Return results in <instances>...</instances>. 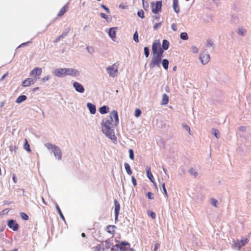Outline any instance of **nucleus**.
<instances>
[{"label": "nucleus", "mask_w": 251, "mask_h": 251, "mask_svg": "<svg viewBox=\"0 0 251 251\" xmlns=\"http://www.w3.org/2000/svg\"><path fill=\"white\" fill-rule=\"evenodd\" d=\"M152 53L163 54V49L161 47V44L158 40H155L152 45Z\"/></svg>", "instance_id": "obj_4"}, {"label": "nucleus", "mask_w": 251, "mask_h": 251, "mask_svg": "<svg viewBox=\"0 0 251 251\" xmlns=\"http://www.w3.org/2000/svg\"><path fill=\"white\" fill-rule=\"evenodd\" d=\"M55 207H56V210H57L58 213H59L61 218L62 219H63V220H65V218H64V216H63V214H62V212H61V210H60V208H59V206L58 205V204L56 203L55 204Z\"/></svg>", "instance_id": "obj_30"}, {"label": "nucleus", "mask_w": 251, "mask_h": 251, "mask_svg": "<svg viewBox=\"0 0 251 251\" xmlns=\"http://www.w3.org/2000/svg\"><path fill=\"white\" fill-rule=\"evenodd\" d=\"M116 226L114 225H108L106 226V231L110 234L114 235L115 233Z\"/></svg>", "instance_id": "obj_17"}, {"label": "nucleus", "mask_w": 251, "mask_h": 251, "mask_svg": "<svg viewBox=\"0 0 251 251\" xmlns=\"http://www.w3.org/2000/svg\"><path fill=\"white\" fill-rule=\"evenodd\" d=\"M163 56V54L152 53V57L150 64V68L159 67Z\"/></svg>", "instance_id": "obj_2"}, {"label": "nucleus", "mask_w": 251, "mask_h": 251, "mask_svg": "<svg viewBox=\"0 0 251 251\" xmlns=\"http://www.w3.org/2000/svg\"><path fill=\"white\" fill-rule=\"evenodd\" d=\"M194 52L195 53H197V52H198V49L197 48H196V47H194Z\"/></svg>", "instance_id": "obj_60"}, {"label": "nucleus", "mask_w": 251, "mask_h": 251, "mask_svg": "<svg viewBox=\"0 0 251 251\" xmlns=\"http://www.w3.org/2000/svg\"><path fill=\"white\" fill-rule=\"evenodd\" d=\"M68 9V4H67L61 8V9L60 10V11L58 12L57 14V16L61 17L63 16L66 12Z\"/></svg>", "instance_id": "obj_18"}, {"label": "nucleus", "mask_w": 251, "mask_h": 251, "mask_svg": "<svg viewBox=\"0 0 251 251\" xmlns=\"http://www.w3.org/2000/svg\"><path fill=\"white\" fill-rule=\"evenodd\" d=\"M131 179H132V182L133 183V185L134 186H136L137 185V182H136V179L135 178V177L134 176H132Z\"/></svg>", "instance_id": "obj_48"}, {"label": "nucleus", "mask_w": 251, "mask_h": 251, "mask_svg": "<svg viewBox=\"0 0 251 251\" xmlns=\"http://www.w3.org/2000/svg\"><path fill=\"white\" fill-rule=\"evenodd\" d=\"M147 176L149 179L152 182L154 183V179L151 171L150 167H147L146 168Z\"/></svg>", "instance_id": "obj_19"}, {"label": "nucleus", "mask_w": 251, "mask_h": 251, "mask_svg": "<svg viewBox=\"0 0 251 251\" xmlns=\"http://www.w3.org/2000/svg\"><path fill=\"white\" fill-rule=\"evenodd\" d=\"M248 242L249 240L248 238H243L240 241H238L235 244V245L240 249L242 247L244 246Z\"/></svg>", "instance_id": "obj_16"}, {"label": "nucleus", "mask_w": 251, "mask_h": 251, "mask_svg": "<svg viewBox=\"0 0 251 251\" xmlns=\"http://www.w3.org/2000/svg\"><path fill=\"white\" fill-rule=\"evenodd\" d=\"M46 147L52 151L54 155L58 159H61L62 157V153L60 148L55 145L50 143H47L46 144Z\"/></svg>", "instance_id": "obj_3"}, {"label": "nucleus", "mask_w": 251, "mask_h": 251, "mask_svg": "<svg viewBox=\"0 0 251 251\" xmlns=\"http://www.w3.org/2000/svg\"><path fill=\"white\" fill-rule=\"evenodd\" d=\"M42 72V70L40 68L36 67L33 69L30 73V75L34 77L33 79H35V81L37 78V77L40 76Z\"/></svg>", "instance_id": "obj_6"}, {"label": "nucleus", "mask_w": 251, "mask_h": 251, "mask_svg": "<svg viewBox=\"0 0 251 251\" xmlns=\"http://www.w3.org/2000/svg\"><path fill=\"white\" fill-rule=\"evenodd\" d=\"M101 7H102L106 11L107 13H109L110 11H109V9L108 7H107L106 6H105L103 4H102L101 5Z\"/></svg>", "instance_id": "obj_52"}, {"label": "nucleus", "mask_w": 251, "mask_h": 251, "mask_svg": "<svg viewBox=\"0 0 251 251\" xmlns=\"http://www.w3.org/2000/svg\"><path fill=\"white\" fill-rule=\"evenodd\" d=\"M49 79V76H46V77H44L42 78V81L43 82H45L47 80H48Z\"/></svg>", "instance_id": "obj_56"}, {"label": "nucleus", "mask_w": 251, "mask_h": 251, "mask_svg": "<svg viewBox=\"0 0 251 251\" xmlns=\"http://www.w3.org/2000/svg\"><path fill=\"white\" fill-rule=\"evenodd\" d=\"M109 108L106 106H103L99 108L100 112L102 114H105L108 112Z\"/></svg>", "instance_id": "obj_25"}, {"label": "nucleus", "mask_w": 251, "mask_h": 251, "mask_svg": "<svg viewBox=\"0 0 251 251\" xmlns=\"http://www.w3.org/2000/svg\"><path fill=\"white\" fill-rule=\"evenodd\" d=\"M70 31V28H68L66 31L64 32L61 35V36L63 38H64L66 36H67V35L68 34V33L69 32V31Z\"/></svg>", "instance_id": "obj_44"}, {"label": "nucleus", "mask_w": 251, "mask_h": 251, "mask_svg": "<svg viewBox=\"0 0 251 251\" xmlns=\"http://www.w3.org/2000/svg\"><path fill=\"white\" fill-rule=\"evenodd\" d=\"M171 27H172V29L174 31H176L177 29H176V24H173L172 25H171Z\"/></svg>", "instance_id": "obj_53"}, {"label": "nucleus", "mask_w": 251, "mask_h": 251, "mask_svg": "<svg viewBox=\"0 0 251 251\" xmlns=\"http://www.w3.org/2000/svg\"><path fill=\"white\" fill-rule=\"evenodd\" d=\"M245 30L244 28H239L238 33L241 35H243L245 33Z\"/></svg>", "instance_id": "obj_45"}, {"label": "nucleus", "mask_w": 251, "mask_h": 251, "mask_svg": "<svg viewBox=\"0 0 251 251\" xmlns=\"http://www.w3.org/2000/svg\"><path fill=\"white\" fill-rule=\"evenodd\" d=\"M147 196L149 199H153V195L151 192H148L147 194Z\"/></svg>", "instance_id": "obj_46"}, {"label": "nucleus", "mask_w": 251, "mask_h": 251, "mask_svg": "<svg viewBox=\"0 0 251 251\" xmlns=\"http://www.w3.org/2000/svg\"><path fill=\"white\" fill-rule=\"evenodd\" d=\"M129 157L131 159L133 160L134 159V152L133 151L132 149H130L129 150Z\"/></svg>", "instance_id": "obj_42"}, {"label": "nucleus", "mask_w": 251, "mask_h": 251, "mask_svg": "<svg viewBox=\"0 0 251 251\" xmlns=\"http://www.w3.org/2000/svg\"><path fill=\"white\" fill-rule=\"evenodd\" d=\"M211 203L214 206H215V207L217 206V204L218 203V201L216 200H215L214 199H211Z\"/></svg>", "instance_id": "obj_43"}, {"label": "nucleus", "mask_w": 251, "mask_h": 251, "mask_svg": "<svg viewBox=\"0 0 251 251\" xmlns=\"http://www.w3.org/2000/svg\"><path fill=\"white\" fill-rule=\"evenodd\" d=\"M162 189H163V190L164 194L165 195V196H166V198H168V193H167L166 189L165 188V184L164 183H163L162 184Z\"/></svg>", "instance_id": "obj_35"}, {"label": "nucleus", "mask_w": 251, "mask_h": 251, "mask_svg": "<svg viewBox=\"0 0 251 251\" xmlns=\"http://www.w3.org/2000/svg\"><path fill=\"white\" fill-rule=\"evenodd\" d=\"M141 114V111L140 109H136L135 110V116L136 117H138L140 116Z\"/></svg>", "instance_id": "obj_38"}, {"label": "nucleus", "mask_w": 251, "mask_h": 251, "mask_svg": "<svg viewBox=\"0 0 251 251\" xmlns=\"http://www.w3.org/2000/svg\"><path fill=\"white\" fill-rule=\"evenodd\" d=\"M173 8L174 11L178 13L179 12V7L178 6V0H173Z\"/></svg>", "instance_id": "obj_21"}, {"label": "nucleus", "mask_w": 251, "mask_h": 251, "mask_svg": "<svg viewBox=\"0 0 251 251\" xmlns=\"http://www.w3.org/2000/svg\"><path fill=\"white\" fill-rule=\"evenodd\" d=\"M143 2V6L145 9H146V7L148 8L149 7L148 3L147 2H145V0H142Z\"/></svg>", "instance_id": "obj_50"}, {"label": "nucleus", "mask_w": 251, "mask_h": 251, "mask_svg": "<svg viewBox=\"0 0 251 251\" xmlns=\"http://www.w3.org/2000/svg\"><path fill=\"white\" fill-rule=\"evenodd\" d=\"M200 58L201 60V63L203 64L207 63L210 60V56L209 54L205 52H203L201 53Z\"/></svg>", "instance_id": "obj_7"}, {"label": "nucleus", "mask_w": 251, "mask_h": 251, "mask_svg": "<svg viewBox=\"0 0 251 251\" xmlns=\"http://www.w3.org/2000/svg\"><path fill=\"white\" fill-rule=\"evenodd\" d=\"M189 173L195 177H196L198 175V173L192 168H190L189 170Z\"/></svg>", "instance_id": "obj_33"}, {"label": "nucleus", "mask_w": 251, "mask_h": 251, "mask_svg": "<svg viewBox=\"0 0 251 251\" xmlns=\"http://www.w3.org/2000/svg\"><path fill=\"white\" fill-rule=\"evenodd\" d=\"M114 205H115V220L118 219V217L119 214V211L120 209V204L119 202L116 200H114Z\"/></svg>", "instance_id": "obj_13"}, {"label": "nucleus", "mask_w": 251, "mask_h": 251, "mask_svg": "<svg viewBox=\"0 0 251 251\" xmlns=\"http://www.w3.org/2000/svg\"><path fill=\"white\" fill-rule=\"evenodd\" d=\"M183 127L185 128V129L188 131L189 133L191 135V129L190 127L186 124H183Z\"/></svg>", "instance_id": "obj_41"}, {"label": "nucleus", "mask_w": 251, "mask_h": 251, "mask_svg": "<svg viewBox=\"0 0 251 251\" xmlns=\"http://www.w3.org/2000/svg\"><path fill=\"white\" fill-rule=\"evenodd\" d=\"M160 244L158 243H156L154 245V251H156V250L159 248Z\"/></svg>", "instance_id": "obj_54"}, {"label": "nucleus", "mask_w": 251, "mask_h": 251, "mask_svg": "<svg viewBox=\"0 0 251 251\" xmlns=\"http://www.w3.org/2000/svg\"><path fill=\"white\" fill-rule=\"evenodd\" d=\"M73 86L75 88V90L78 92L82 93H83L84 91V88L83 86L78 82H74Z\"/></svg>", "instance_id": "obj_15"}, {"label": "nucleus", "mask_w": 251, "mask_h": 251, "mask_svg": "<svg viewBox=\"0 0 251 251\" xmlns=\"http://www.w3.org/2000/svg\"><path fill=\"white\" fill-rule=\"evenodd\" d=\"M35 81V79H33L32 78H28L25 79L23 82L22 86L23 87H28L32 84H33Z\"/></svg>", "instance_id": "obj_14"}, {"label": "nucleus", "mask_w": 251, "mask_h": 251, "mask_svg": "<svg viewBox=\"0 0 251 251\" xmlns=\"http://www.w3.org/2000/svg\"><path fill=\"white\" fill-rule=\"evenodd\" d=\"M93 251H104V249L100 245H98L93 248Z\"/></svg>", "instance_id": "obj_32"}, {"label": "nucleus", "mask_w": 251, "mask_h": 251, "mask_svg": "<svg viewBox=\"0 0 251 251\" xmlns=\"http://www.w3.org/2000/svg\"><path fill=\"white\" fill-rule=\"evenodd\" d=\"M126 245L123 244L116 245L111 249V251H126Z\"/></svg>", "instance_id": "obj_11"}, {"label": "nucleus", "mask_w": 251, "mask_h": 251, "mask_svg": "<svg viewBox=\"0 0 251 251\" xmlns=\"http://www.w3.org/2000/svg\"><path fill=\"white\" fill-rule=\"evenodd\" d=\"M24 148L25 150H26V151H27L28 152L31 151L30 146L27 142V139H25V143L24 145Z\"/></svg>", "instance_id": "obj_29"}, {"label": "nucleus", "mask_w": 251, "mask_h": 251, "mask_svg": "<svg viewBox=\"0 0 251 251\" xmlns=\"http://www.w3.org/2000/svg\"><path fill=\"white\" fill-rule=\"evenodd\" d=\"M87 106L91 114H94L96 112V106L94 104H93L91 103H88L87 104Z\"/></svg>", "instance_id": "obj_20"}, {"label": "nucleus", "mask_w": 251, "mask_h": 251, "mask_svg": "<svg viewBox=\"0 0 251 251\" xmlns=\"http://www.w3.org/2000/svg\"><path fill=\"white\" fill-rule=\"evenodd\" d=\"M38 89H39V88H38V87H36V88H34L33 89V91H36V90H38Z\"/></svg>", "instance_id": "obj_62"}, {"label": "nucleus", "mask_w": 251, "mask_h": 251, "mask_svg": "<svg viewBox=\"0 0 251 251\" xmlns=\"http://www.w3.org/2000/svg\"><path fill=\"white\" fill-rule=\"evenodd\" d=\"M144 53L146 57L148 58L150 54V50L149 49L148 47H145L144 48Z\"/></svg>", "instance_id": "obj_34"}, {"label": "nucleus", "mask_w": 251, "mask_h": 251, "mask_svg": "<svg viewBox=\"0 0 251 251\" xmlns=\"http://www.w3.org/2000/svg\"><path fill=\"white\" fill-rule=\"evenodd\" d=\"M116 28L115 27L110 28L109 31V35L113 40L116 37Z\"/></svg>", "instance_id": "obj_22"}, {"label": "nucleus", "mask_w": 251, "mask_h": 251, "mask_svg": "<svg viewBox=\"0 0 251 251\" xmlns=\"http://www.w3.org/2000/svg\"><path fill=\"white\" fill-rule=\"evenodd\" d=\"M3 102H1V106H3Z\"/></svg>", "instance_id": "obj_64"}, {"label": "nucleus", "mask_w": 251, "mask_h": 251, "mask_svg": "<svg viewBox=\"0 0 251 251\" xmlns=\"http://www.w3.org/2000/svg\"><path fill=\"white\" fill-rule=\"evenodd\" d=\"M239 130L240 131H244L245 130V127L244 126H241L239 128Z\"/></svg>", "instance_id": "obj_59"}, {"label": "nucleus", "mask_w": 251, "mask_h": 251, "mask_svg": "<svg viewBox=\"0 0 251 251\" xmlns=\"http://www.w3.org/2000/svg\"><path fill=\"white\" fill-rule=\"evenodd\" d=\"M54 75L57 77L66 76V68L57 69L54 70Z\"/></svg>", "instance_id": "obj_12"}, {"label": "nucleus", "mask_w": 251, "mask_h": 251, "mask_svg": "<svg viewBox=\"0 0 251 251\" xmlns=\"http://www.w3.org/2000/svg\"><path fill=\"white\" fill-rule=\"evenodd\" d=\"M118 122V113L117 111L113 110L101 124L102 132L112 140H116V137L112 129V123H114L115 125H117Z\"/></svg>", "instance_id": "obj_1"}, {"label": "nucleus", "mask_w": 251, "mask_h": 251, "mask_svg": "<svg viewBox=\"0 0 251 251\" xmlns=\"http://www.w3.org/2000/svg\"><path fill=\"white\" fill-rule=\"evenodd\" d=\"M162 65L163 66V67L164 69L167 70L168 68V65H169V61L167 59H163L161 61Z\"/></svg>", "instance_id": "obj_27"}, {"label": "nucleus", "mask_w": 251, "mask_h": 251, "mask_svg": "<svg viewBox=\"0 0 251 251\" xmlns=\"http://www.w3.org/2000/svg\"><path fill=\"white\" fill-rule=\"evenodd\" d=\"M169 102V97L167 94H164L162 96V99L161 100V104L162 105H166Z\"/></svg>", "instance_id": "obj_23"}, {"label": "nucleus", "mask_w": 251, "mask_h": 251, "mask_svg": "<svg viewBox=\"0 0 251 251\" xmlns=\"http://www.w3.org/2000/svg\"><path fill=\"white\" fill-rule=\"evenodd\" d=\"M7 226L14 231H17L19 229V225L13 220H9L7 222Z\"/></svg>", "instance_id": "obj_10"}, {"label": "nucleus", "mask_w": 251, "mask_h": 251, "mask_svg": "<svg viewBox=\"0 0 251 251\" xmlns=\"http://www.w3.org/2000/svg\"><path fill=\"white\" fill-rule=\"evenodd\" d=\"M133 40L136 43H138L139 42L138 35V33H137V31L134 34Z\"/></svg>", "instance_id": "obj_37"}, {"label": "nucleus", "mask_w": 251, "mask_h": 251, "mask_svg": "<svg viewBox=\"0 0 251 251\" xmlns=\"http://www.w3.org/2000/svg\"><path fill=\"white\" fill-rule=\"evenodd\" d=\"M180 38L182 40H187L188 39V36L186 32H182L180 34Z\"/></svg>", "instance_id": "obj_31"}, {"label": "nucleus", "mask_w": 251, "mask_h": 251, "mask_svg": "<svg viewBox=\"0 0 251 251\" xmlns=\"http://www.w3.org/2000/svg\"><path fill=\"white\" fill-rule=\"evenodd\" d=\"M12 179L14 183H17V179L16 178V175L15 174L13 175Z\"/></svg>", "instance_id": "obj_57"}, {"label": "nucleus", "mask_w": 251, "mask_h": 251, "mask_svg": "<svg viewBox=\"0 0 251 251\" xmlns=\"http://www.w3.org/2000/svg\"><path fill=\"white\" fill-rule=\"evenodd\" d=\"M161 23H159L155 24L153 26L154 29L156 30L161 25Z\"/></svg>", "instance_id": "obj_49"}, {"label": "nucleus", "mask_w": 251, "mask_h": 251, "mask_svg": "<svg viewBox=\"0 0 251 251\" xmlns=\"http://www.w3.org/2000/svg\"><path fill=\"white\" fill-rule=\"evenodd\" d=\"M100 16L102 18H104L105 19H106L107 18V16L104 13H101Z\"/></svg>", "instance_id": "obj_55"}, {"label": "nucleus", "mask_w": 251, "mask_h": 251, "mask_svg": "<svg viewBox=\"0 0 251 251\" xmlns=\"http://www.w3.org/2000/svg\"><path fill=\"white\" fill-rule=\"evenodd\" d=\"M61 39H63L61 35H59L57 38H56L54 41V42L57 43L59 42Z\"/></svg>", "instance_id": "obj_51"}, {"label": "nucleus", "mask_w": 251, "mask_h": 251, "mask_svg": "<svg viewBox=\"0 0 251 251\" xmlns=\"http://www.w3.org/2000/svg\"><path fill=\"white\" fill-rule=\"evenodd\" d=\"M137 15L139 17L141 18H144V13L142 10L139 11L137 13Z\"/></svg>", "instance_id": "obj_40"}, {"label": "nucleus", "mask_w": 251, "mask_h": 251, "mask_svg": "<svg viewBox=\"0 0 251 251\" xmlns=\"http://www.w3.org/2000/svg\"><path fill=\"white\" fill-rule=\"evenodd\" d=\"M79 75V71L73 68H66V76L71 75L76 76Z\"/></svg>", "instance_id": "obj_9"}, {"label": "nucleus", "mask_w": 251, "mask_h": 251, "mask_svg": "<svg viewBox=\"0 0 251 251\" xmlns=\"http://www.w3.org/2000/svg\"><path fill=\"white\" fill-rule=\"evenodd\" d=\"M148 214L149 216L151 217L153 219L156 218V214L154 212L151 211H148Z\"/></svg>", "instance_id": "obj_36"}, {"label": "nucleus", "mask_w": 251, "mask_h": 251, "mask_svg": "<svg viewBox=\"0 0 251 251\" xmlns=\"http://www.w3.org/2000/svg\"><path fill=\"white\" fill-rule=\"evenodd\" d=\"M85 236H86V235H85V234L84 233H81V236H82V237H85Z\"/></svg>", "instance_id": "obj_61"}, {"label": "nucleus", "mask_w": 251, "mask_h": 251, "mask_svg": "<svg viewBox=\"0 0 251 251\" xmlns=\"http://www.w3.org/2000/svg\"><path fill=\"white\" fill-rule=\"evenodd\" d=\"M169 42L166 40H164L163 41L162 48L163 49V50H167L169 48Z\"/></svg>", "instance_id": "obj_26"}, {"label": "nucleus", "mask_w": 251, "mask_h": 251, "mask_svg": "<svg viewBox=\"0 0 251 251\" xmlns=\"http://www.w3.org/2000/svg\"><path fill=\"white\" fill-rule=\"evenodd\" d=\"M27 99V97L25 95H21L16 100V102L17 103H20L23 101Z\"/></svg>", "instance_id": "obj_24"}, {"label": "nucleus", "mask_w": 251, "mask_h": 251, "mask_svg": "<svg viewBox=\"0 0 251 251\" xmlns=\"http://www.w3.org/2000/svg\"><path fill=\"white\" fill-rule=\"evenodd\" d=\"M213 133L217 138L218 137V135L219 133V131L217 129H214L213 130Z\"/></svg>", "instance_id": "obj_47"}, {"label": "nucleus", "mask_w": 251, "mask_h": 251, "mask_svg": "<svg viewBox=\"0 0 251 251\" xmlns=\"http://www.w3.org/2000/svg\"><path fill=\"white\" fill-rule=\"evenodd\" d=\"M42 201H43V202H44V203H45V200H44V199L43 198H42Z\"/></svg>", "instance_id": "obj_63"}, {"label": "nucleus", "mask_w": 251, "mask_h": 251, "mask_svg": "<svg viewBox=\"0 0 251 251\" xmlns=\"http://www.w3.org/2000/svg\"><path fill=\"white\" fill-rule=\"evenodd\" d=\"M21 216L22 218L24 220H27L28 219V215L24 212H22L21 213Z\"/></svg>", "instance_id": "obj_39"}, {"label": "nucleus", "mask_w": 251, "mask_h": 251, "mask_svg": "<svg viewBox=\"0 0 251 251\" xmlns=\"http://www.w3.org/2000/svg\"><path fill=\"white\" fill-rule=\"evenodd\" d=\"M162 6V1H158L155 4H152V12L154 14H157L160 11H161Z\"/></svg>", "instance_id": "obj_8"}, {"label": "nucleus", "mask_w": 251, "mask_h": 251, "mask_svg": "<svg viewBox=\"0 0 251 251\" xmlns=\"http://www.w3.org/2000/svg\"><path fill=\"white\" fill-rule=\"evenodd\" d=\"M125 169L126 170L127 173L129 175H131L132 174V171L130 169V165L128 163H125Z\"/></svg>", "instance_id": "obj_28"}, {"label": "nucleus", "mask_w": 251, "mask_h": 251, "mask_svg": "<svg viewBox=\"0 0 251 251\" xmlns=\"http://www.w3.org/2000/svg\"><path fill=\"white\" fill-rule=\"evenodd\" d=\"M7 75H8V72H7V73L5 74L4 75H3L2 76V77H1V79H0V80H3V79L6 77V76Z\"/></svg>", "instance_id": "obj_58"}, {"label": "nucleus", "mask_w": 251, "mask_h": 251, "mask_svg": "<svg viewBox=\"0 0 251 251\" xmlns=\"http://www.w3.org/2000/svg\"><path fill=\"white\" fill-rule=\"evenodd\" d=\"M119 65L118 63H115L112 66L106 68V70L110 76L114 77L117 75Z\"/></svg>", "instance_id": "obj_5"}]
</instances>
